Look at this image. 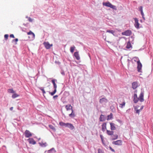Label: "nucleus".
Returning <instances> with one entry per match:
<instances>
[{"instance_id": "603ef678", "label": "nucleus", "mask_w": 153, "mask_h": 153, "mask_svg": "<svg viewBox=\"0 0 153 153\" xmlns=\"http://www.w3.org/2000/svg\"><path fill=\"white\" fill-rule=\"evenodd\" d=\"M143 106H142L140 108V109L141 111L143 109Z\"/></svg>"}, {"instance_id": "338daca9", "label": "nucleus", "mask_w": 153, "mask_h": 153, "mask_svg": "<svg viewBox=\"0 0 153 153\" xmlns=\"http://www.w3.org/2000/svg\"><path fill=\"white\" fill-rule=\"evenodd\" d=\"M40 138H39L38 140H40Z\"/></svg>"}, {"instance_id": "c756f323", "label": "nucleus", "mask_w": 153, "mask_h": 153, "mask_svg": "<svg viewBox=\"0 0 153 153\" xmlns=\"http://www.w3.org/2000/svg\"><path fill=\"white\" fill-rule=\"evenodd\" d=\"M75 48V46H73V47H71L70 48V51L71 53L74 52V49Z\"/></svg>"}, {"instance_id": "7c9ffc66", "label": "nucleus", "mask_w": 153, "mask_h": 153, "mask_svg": "<svg viewBox=\"0 0 153 153\" xmlns=\"http://www.w3.org/2000/svg\"><path fill=\"white\" fill-rule=\"evenodd\" d=\"M106 32L109 33L114 35L115 32L112 30H108L106 31Z\"/></svg>"}, {"instance_id": "7ed1b4c3", "label": "nucleus", "mask_w": 153, "mask_h": 153, "mask_svg": "<svg viewBox=\"0 0 153 153\" xmlns=\"http://www.w3.org/2000/svg\"><path fill=\"white\" fill-rule=\"evenodd\" d=\"M137 69L138 72H139L142 73V65L141 63L140 62V60H139L137 62Z\"/></svg>"}, {"instance_id": "9b49d317", "label": "nucleus", "mask_w": 153, "mask_h": 153, "mask_svg": "<svg viewBox=\"0 0 153 153\" xmlns=\"http://www.w3.org/2000/svg\"><path fill=\"white\" fill-rule=\"evenodd\" d=\"M139 100V98L137 97V94H134V95L133 101L134 103H137Z\"/></svg>"}, {"instance_id": "c85d7f7f", "label": "nucleus", "mask_w": 153, "mask_h": 153, "mask_svg": "<svg viewBox=\"0 0 153 153\" xmlns=\"http://www.w3.org/2000/svg\"><path fill=\"white\" fill-rule=\"evenodd\" d=\"M19 95L18 94H17L16 93L14 94L13 95H12V97L13 98H15L18 97H19Z\"/></svg>"}, {"instance_id": "f03ea898", "label": "nucleus", "mask_w": 153, "mask_h": 153, "mask_svg": "<svg viewBox=\"0 0 153 153\" xmlns=\"http://www.w3.org/2000/svg\"><path fill=\"white\" fill-rule=\"evenodd\" d=\"M103 5L110 7L111 8L113 9H116V6L112 5L109 2L103 3Z\"/></svg>"}, {"instance_id": "dca6fc26", "label": "nucleus", "mask_w": 153, "mask_h": 153, "mask_svg": "<svg viewBox=\"0 0 153 153\" xmlns=\"http://www.w3.org/2000/svg\"><path fill=\"white\" fill-rule=\"evenodd\" d=\"M110 128L111 130H114L116 129V127H115V124L112 123H110Z\"/></svg>"}, {"instance_id": "412c9836", "label": "nucleus", "mask_w": 153, "mask_h": 153, "mask_svg": "<svg viewBox=\"0 0 153 153\" xmlns=\"http://www.w3.org/2000/svg\"><path fill=\"white\" fill-rule=\"evenodd\" d=\"M107 134L108 135L112 136L114 134V131H110L108 130H106Z\"/></svg>"}, {"instance_id": "bb28decb", "label": "nucleus", "mask_w": 153, "mask_h": 153, "mask_svg": "<svg viewBox=\"0 0 153 153\" xmlns=\"http://www.w3.org/2000/svg\"><path fill=\"white\" fill-rule=\"evenodd\" d=\"M28 35H31L34 38L35 37V34L32 32L31 31H30L29 32L27 33Z\"/></svg>"}, {"instance_id": "6e6552de", "label": "nucleus", "mask_w": 153, "mask_h": 153, "mask_svg": "<svg viewBox=\"0 0 153 153\" xmlns=\"http://www.w3.org/2000/svg\"><path fill=\"white\" fill-rule=\"evenodd\" d=\"M112 143L114 145L120 146L122 144V141L121 140H118L113 142Z\"/></svg>"}, {"instance_id": "2f4dec72", "label": "nucleus", "mask_w": 153, "mask_h": 153, "mask_svg": "<svg viewBox=\"0 0 153 153\" xmlns=\"http://www.w3.org/2000/svg\"><path fill=\"white\" fill-rule=\"evenodd\" d=\"M125 102H123L122 104H120V107L122 108H123L125 106Z\"/></svg>"}, {"instance_id": "5701e85b", "label": "nucleus", "mask_w": 153, "mask_h": 153, "mask_svg": "<svg viewBox=\"0 0 153 153\" xmlns=\"http://www.w3.org/2000/svg\"><path fill=\"white\" fill-rule=\"evenodd\" d=\"M111 137L112 140H115L118 138V135L117 134H115L114 135L113 134V135L111 136Z\"/></svg>"}, {"instance_id": "6e6d98bb", "label": "nucleus", "mask_w": 153, "mask_h": 153, "mask_svg": "<svg viewBox=\"0 0 153 153\" xmlns=\"http://www.w3.org/2000/svg\"><path fill=\"white\" fill-rule=\"evenodd\" d=\"M101 140H102V143L103 144L104 143V142H103V138L102 139H101Z\"/></svg>"}, {"instance_id": "e2e57ef3", "label": "nucleus", "mask_w": 153, "mask_h": 153, "mask_svg": "<svg viewBox=\"0 0 153 153\" xmlns=\"http://www.w3.org/2000/svg\"><path fill=\"white\" fill-rule=\"evenodd\" d=\"M47 152V151H45V152Z\"/></svg>"}, {"instance_id": "13d9d810", "label": "nucleus", "mask_w": 153, "mask_h": 153, "mask_svg": "<svg viewBox=\"0 0 153 153\" xmlns=\"http://www.w3.org/2000/svg\"><path fill=\"white\" fill-rule=\"evenodd\" d=\"M3 147L6 148V146H5L4 145V146H2V148H3Z\"/></svg>"}, {"instance_id": "3c124183", "label": "nucleus", "mask_w": 153, "mask_h": 153, "mask_svg": "<svg viewBox=\"0 0 153 153\" xmlns=\"http://www.w3.org/2000/svg\"><path fill=\"white\" fill-rule=\"evenodd\" d=\"M100 137L101 139H103V137L102 135L100 134Z\"/></svg>"}, {"instance_id": "b1692460", "label": "nucleus", "mask_w": 153, "mask_h": 153, "mask_svg": "<svg viewBox=\"0 0 153 153\" xmlns=\"http://www.w3.org/2000/svg\"><path fill=\"white\" fill-rule=\"evenodd\" d=\"M39 144L40 146L42 147H45L47 146V144L46 143H43L42 142H39Z\"/></svg>"}, {"instance_id": "8fccbe9b", "label": "nucleus", "mask_w": 153, "mask_h": 153, "mask_svg": "<svg viewBox=\"0 0 153 153\" xmlns=\"http://www.w3.org/2000/svg\"><path fill=\"white\" fill-rule=\"evenodd\" d=\"M141 12V15L142 16H144V13H143V11H142V12Z\"/></svg>"}, {"instance_id": "72a5a7b5", "label": "nucleus", "mask_w": 153, "mask_h": 153, "mask_svg": "<svg viewBox=\"0 0 153 153\" xmlns=\"http://www.w3.org/2000/svg\"><path fill=\"white\" fill-rule=\"evenodd\" d=\"M49 127L50 128L52 129L53 131H55V130H56L55 128L53 125H49Z\"/></svg>"}, {"instance_id": "4c0bfd02", "label": "nucleus", "mask_w": 153, "mask_h": 153, "mask_svg": "<svg viewBox=\"0 0 153 153\" xmlns=\"http://www.w3.org/2000/svg\"><path fill=\"white\" fill-rule=\"evenodd\" d=\"M40 89L42 91L43 94H45V91L44 89L43 88H42V87H41L40 88Z\"/></svg>"}, {"instance_id": "393cba45", "label": "nucleus", "mask_w": 153, "mask_h": 153, "mask_svg": "<svg viewBox=\"0 0 153 153\" xmlns=\"http://www.w3.org/2000/svg\"><path fill=\"white\" fill-rule=\"evenodd\" d=\"M113 118V114L111 113L110 114L107 116V120H111Z\"/></svg>"}, {"instance_id": "f3484780", "label": "nucleus", "mask_w": 153, "mask_h": 153, "mask_svg": "<svg viewBox=\"0 0 153 153\" xmlns=\"http://www.w3.org/2000/svg\"><path fill=\"white\" fill-rule=\"evenodd\" d=\"M137 82H134L132 84V87L134 89H135L137 87Z\"/></svg>"}, {"instance_id": "c9c22d12", "label": "nucleus", "mask_w": 153, "mask_h": 153, "mask_svg": "<svg viewBox=\"0 0 153 153\" xmlns=\"http://www.w3.org/2000/svg\"><path fill=\"white\" fill-rule=\"evenodd\" d=\"M134 60L135 62H137H137L139 60L138 58L137 57H135L134 58Z\"/></svg>"}, {"instance_id": "a211bd4d", "label": "nucleus", "mask_w": 153, "mask_h": 153, "mask_svg": "<svg viewBox=\"0 0 153 153\" xmlns=\"http://www.w3.org/2000/svg\"><path fill=\"white\" fill-rule=\"evenodd\" d=\"M65 108L67 110V111H68V110H73L72 107L71 106V105L68 104L66 105L65 106Z\"/></svg>"}, {"instance_id": "cd10ccee", "label": "nucleus", "mask_w": 153, "mask_h": 153, "mask_svg": "<svg viewBox=\"0 0 153 153\" xmlns=\"http://www.w3.org/2000/svg\"><path fill=\"white\" fill-rule=\"evenodd\" d=\"M56 89H54L53 92H49V94H50L51 95L53 96L56 93Z\"/></svg>"}, {"instance_id": "de8ad7c7", "label": "nucleus", "mask_w": 153, "mask_h": 153, "mask_svg": "<svg viewBox=\"0 0 153 153\" xmlns=\"http://www.w3.org/2000/svg\"><path fill=\"white\" fill-rule=\"evenodd\" d=\"M61 74L63 75H65V73L63 71H62L61 72Z\"/></svg>"}, {"instance_id": "2eb2a0df", "label": "nucleus", "mask_w": 153, "mask_h": 153, "mask_svg": "<svg viewBox=\"0 0 153 153\" xmlns=\"http://www.w3.org/2000/svg\"><path fill=\"white\" fill-rule=\"evenodd\" d=\"M57 82V80L55 79H53L51 80V82L53 85V88L54 89H56L57 88V85L55 83L56 82Z\"/></svg>"}, {"instance_id": "423d86ee", "label": "nucleus", "mask_w": 153, "mask_h": 153, "mask_svg": "<svg viewBox=\"0 0 153 153\" xmlns=\"http://www.w3.org/2000/svg\"><path fill=\"white\" fill-rule=\"evenodd\" d=\"M25 136L26 137L29 138L32 135V133L28 130H26L25 132Z\"/></svg>"}, {"instance_id": "ddd939ff", "label": "nucleus", "mask_w": 153, "mask_h": 153, "mask_svg": "<svg viewBox=\"0 0 153 153\" xmlns=\"http://www.w3.org/2000/svg\"><path fill=\"white\" fill-rule=\"evenodd\" d=\"M27 140L30 144L34 145L36 143V141L33 138H29Z\"/></svg>"}, {"instance_id": "052dcab7", "label": "nucleus", "mask_w": 153, "mask_h": 153, "mask_svg": "<svg viewBox=\"0 0 153 153\" xmlns=\"http://www.w3.org/2000/svg\"><path fill=\"white\" fill-rule=\"evenodd\" d=\"M140 22H143V21H142V20H140Z\"/></svg>"}, {"instance_id": "0eeeda50", "label": "nucleus", "mask_w": 153, "mask_h": 153, "mask_svg": "<svg viewBox=\"0 0 153 153\" xmlns=\"http://www.w3.org/2000/svg\"><path fill=\"white\" fill-rule=\"evenodd\" d=\"M143 97L144 93L142 91H141L140 92L139 97V100L140 102H142L144 101Z\"/></svg>"}, {"instance_id": "e433bc0d", "label": "nucleus", "mask_w": 153, "mask_h": 153, "mask_svg": "<svg viewBox=\"0 0 153 153\" xmlns=\"http://www.w3.org/2000/svg\"><path fill=\"white\" fill-rule=\"evenodd\" d=\"M98 153H104L100 149H98Z\"/></svg>"}, {"instance_id": "a878e982", "label": "nucleus", "mask_w": 153, "mask_h": 153, "mask_svg": "<svg viewBox=\"0 0 153 153\" xmlns=\"http://www.w3.org/2000/svg\"><path fill=\"white\" fill-rule=\"evenodd\" d=\"M72 112L69 115V116L71 118H74V117H75V115L74 114V112L73 110H72Z\"/></svg>"}, {"instance_id": "5fc2aeb1", "label": "nucleus", "mask_w": 153, "mask_h": 153, "mask_svg": "<svg viewBox=\"0 0 153 153\" xmlns=\"http://www.w3.org/2000/svg\"><path fill=\"white\" fill-rule=\"evenodd\" d=\"M142 16V18H143V19L144 20H145V18L144 17V16Z\"/></svg>"}, {"instance_id": "a18cd8bd", "label": "nucleus", "mask_w": 153, "mask_h": 153, "mask_svg": "<svg viewBox=\"0 0 153 153\" xmlns=\"http://www.w3.org/2000/svg\"><path fill=\"white\" fill-rule=\"evenodd\" d=\"M116 120L120 123H122V121L120 119H117Z\"/></svg>"}, {"instance_id": "473e14b6", "label": "nucleus", "mask_w": 153, "mask_h": 153, "mask_svg": "<svg viewBox=\"0 0 153 153\" xmlns=\"http://www.w3.org/2000/svg\"><path fill=\"white\" fill-rule=\"evenodd\" d=\"M69 93L68 91H65L64 92L63 94V96H68L69 95Z\"/></svg>"}, {"instance_id": "4be33fe9", "label": "nucleus", "mask_w": 153, "mask_h": 153, "mask_svg": "<svg viewBox=\"0 0 153 153\" xmlns=\"http://www.w3.org/2000/svg\"><path fill=\"white\" fill-rule=\"evenodd\" d=\"M126 48L128 49H130V48H132V46L130 42V41H128L127 44V45L126 46Z\"/></svg>"}, {"instance_id": "bf43d9fd", "label": "nucleus", "mask_w": 153, "mask_h": 153, "mask_svg": "<svg viewBox=\"0 0 153 153\" xmlns=\"http://www.w3.org/2000/svg\"><path fill=\"white\" fill-rule=\"evenodd\" d=\"M29 17H28L27 16H26V18H27V19H28V18H29Z\"/></svg>"}, {"instance_id": "f8f14e48", "label": "nucleus", "mask_w": 153, "mask_h": 153, "mask_svg": "<svg viewBox=\"0 0 153 153\" xmlns=\"http://www.w3.org/2000/svg\"><path fill=\"white\" fill-rule=\"evenodd\" d=\"M106 119V117H105L104 115L101 114L99 120L101 122H103L105 121Z\"/></svg>"}, {"instance_id": "69168bd1", "label": "nucleus", "mask_w": 153, "mask_h": 153, "mask_svg": "<svg viewBox=\"0 0 153 153\" xmlns=\"http://www.w3.org/2000/svg\"><path fill=\"white\" fill-rule=\"evenodd\" d=\"M18 109L19 110V108H18Z\"/></svg>"}, {"instance_id": "a19ab883", "label": "nucleus", "mask_w": 153, "mask_h": 153, "mask_svg": "<svg viewBox=\"0 0 153 153\" xmlns=\"http://www.w3.org/2000/svg\"><path fill=\"white\" fill-rule=\"evenodd\" d=\"M140 111L141 110L140 109H137L136 110V113L139 114Z\"/></svg>"}, {"instance_id": "4468645a", "label": "nucleus", "mask_w": 153, "mask_h": 153, "mask_svg": "<svg viewBox=\"0 0 153 153\" xmlns=\"http://www.w3.org/2000/svg\"><path fill=\"white\" fill-rule=\"evenodd\" d=\"M106 130V123H104L102 125V131L103 132Z\"/></svg>"}, {"instance_id": "09e8293b", "label": "nucleus", "mask_w": 153, "mask_h": 153, "mask_svg": "<svg viewBox=\"0 0 153 153\" xmlns=\"http://www.w3.org/2000/svg\"><path fill=\"white\" fill-rule=\"evenodd\" d=\"M10 37H11V38H14V36L13 34H10Z\"/></svg>"}, {"instance_id": "0e129e2a", "label": "nucleus", "mask_w": 153, "mask_h": 153, "mask_svg": "<svg viewBox=\"0 0 153 153\" xmlns=\"http://www.w3.org/2000/svg\"><path fill=\"white\" fill-rule=\"evenodd\" d=\"M135 92H137V91L136 90V91H135Z\"/></svg>"}, {"instance_id": "f257e3e1", "label": "nucleus", "mask_w": 153, "mask_h": 153, "mask_svg": "<svg viewBox=\"0 0 153 153\" xmlns=\"http://www.w3.org/2000/svg\"><path fill=\"white\" fill-rule=\"evenodd\" d=\"M59 124L62 126L68 128L71 130H73L74 128V126L72 124L70 123H65L62 122H60L59 123Z\"/></svg>"}, {"instance_id": "f704fd0d", "label": "nucleus", "mask_w": 153, "mask_h": 153, "mask_svg": "<svg viewBox=\"0 0 153 153\" xmlns=\"http://www.w3.org/2000/svg\"><path fill=\"white\" fill-rule=\"evenodd\" d=\"M8 92L11 93H15V91L13 90V89H8Z\"/></svg>"}, {"instance_id": "20e7f679", "label": "nucleus", "mask_w": 153, "mask_h": 153, "mask_svg": "<svg viewBox=\"0 0 153 153\" xmlns=\"http://www.w3.org/2000/svg\"><path fill=\"white\" fill-rule=\"evenodd\" d=\"M121 33L123 35L129 36L131 34V30H128L122 32Z\"/></svg>"}, {"instance_id": "ea45409f", "label": "nucleus", "mask_w": 153, "mask_h": 153, "mask_svg": "<svg viewBox=\"0 0 153 153\" xmlns=\"http://www.w3.org/2000/svg\"><path fill=\"white\" fill-rule=\"evenodd\" d=\"M143 7L142 6H140L139 7V10L140 12H142V11H143Z\"/></svg>"}, {"instance_id": "9d476101", "label": "nucleus", "mask_w": 153, "mask_h": 153, "mask_svg": "<svg viewBox=\"0 0 153 153\" xmlns=\"http://www.w3.org/2000/svg\"><path fill=\"white\" fill-rule=\"evenodd\" d=\"M43 44L47 49H49L53 45L52 44L50 45L48 42H44Z\"/></svg>"}, {"instance_id": "aec40b11", "label": "nucleus", "mask_w": 153, "mask_h": 153, "mask_svg": "<svg viewBox=\"0 0 153 153\" xmlns=\"http://www.w3.org/2000/svg\"><path fill=\"white\" fill-rule=\"evenodd\" d=\"M56 152L55 149L52 148L47 151V153H55Z\"/></svg>"}, {"instance_id": "1a4fd4ad", "label": "nucleus", "mask_w": 153, "mask_h": 153, "mask_svg": "<svg viewBox=\"0 0 153 153\" xmlns=\"http://www.w3.org/2000/svg\"><path fill=\"white\" fill-rule=\"evenodd\" d=\"M108 102V100L105 97H103L100 99L99 100L100 103L101 104L105 103H107Z\"/></svg>"}, {"instance_id": "680f3d73", "label": "nucleus", "mask_w": 153, "mask_h": 153, "mask_svg": "<svg viewBox=\"0 0 153 153\" xmlns=\"http://www.w3.org/2000/svg\"><path fill=\"white\" fill-rule=\"evenodd\" d=\"M128 61H129V59H128Z\"/></svg>"}, {"instance_id": "49530a36", "label": "nucleus", "mask_w": 153, "mask_h": 153, "mask_svg": "<svg viewBox=\"0 0 153 153\" xmlns=\"http://www.w3.org/2000/svg\"><path fill=\"white\" fill-rule=\"evenodd\" d=\"M58 97V95H56L53 96V98L54 99H55L56 98H57Z\"/></svg>"}, {"instance_id": "864d4df0", "label": "nucleus", "mask_w": 153, "mask_h": 153, "mask_svg": "<svg viewBox=\"0 0 153 153\" xmlns=\"http://www.w3.org/2000/svg\"><path fill=\"white\" fill-rule=\"evenodd\" d=\"M13 107H11V108H10V110L12 111L13 110Z\"/></svg>"}, {"instance_id": "79ce46f5", "label": "nucleus", "mask_w": 153, "mask_h": 153, "mask_svg": "<svg viewBox=\"0 0 153 153\" xmlns=\"http://www.w3.org/2000/svg\"><path fill=\"white\" fill-rule=\"evenodd\" d=\"M28 21L30 22H32L33 21V19L31 18L30 17L28 18Z\"/></svg>"}, {"instance_id": "58836bf2", "label": "nucleus", "mask_w": 153, "mask_h": 153, "mask_svg": "<svg viewBox=\"0 0 153 153\" xmlns=\"http://www.w3.org/2000/svg\"><path fill=\"white\" fill-rule=\"evenodd\" d=\"M9 35L8 34H6L4 35V37L6 40H7L8 38Z\"/></svg>"}, {"instance_id": "37998d69", "label": "nucleus", "mask_w": 153, "mask_h": 153, "mask_svg": "<svg viewBox=\"0 0 153 153\" xmlns=\"http://www.w3.org/2000/svg\"><path fill=\"white\" fill-rule=\"evenodd\" d=\"M18 41V39H17V38H16V39H15L13 40L12 42H14V41H15V42H16Z\"/></svg>"}, {"instance_id": "4d7b16f0", "label": "nucleus", "mask_w": 153, "mask_h": 153, "mask_svg": "<svg viewBox=\"0 0 153 153\" xmlns=\"http://www.w3.org/2000/svg\"><path fill=\"white\" fill-rule=\"evenodd\" d=\"M137 107H134V110H135L136 111V110H136V109H137Z\"/></svg>"}, {"instance_id": "6ab92c4d", "label": "nucleus", "mask_w": 153, "mask_h": 153, "mask_svg": "<svg viewBox=\"0 0 153 153\" xmlns=\"http://www.w3.org/2000/svg\"><path fill=\"white\" fill-rule=\"evenodd\" d=\"M74 55L76 59L77 60H79L80 59V57L79 56L78 52H76L74 53Z\"/></svg>"}, {"instance_id": "39448f33", "label": "nucleus", "mask_w": 153, "mask_h": 153, "mask_svg": "<svg viewBox=\"0 0 153 153\" xmlns=\"http://www.w3.org/2000/svg\"><path fill=\"white\" fill-rule=\"evenodd\" d=\"M134 20L135 21V23L134 24V26L137 29H138L140 28L139 27V25L140 24L138 22V19L136 18H134Z\"/></svg>"}, {"instance_id": "c03bdc74", "label": "nucleus", "mask_w": 153, "mask_h": 153, "mask_svg": "<svg viewBox=\"0 0 153 153\" xmlns=\"http://www.w3.org/2000/svg\"><path fill=\"white\" fill-rule=\"evenodd\" d=\"M109 149L112 152H115L114 150L112 149L111 146L109 147Z\"/></svg>"}]
</instances>
